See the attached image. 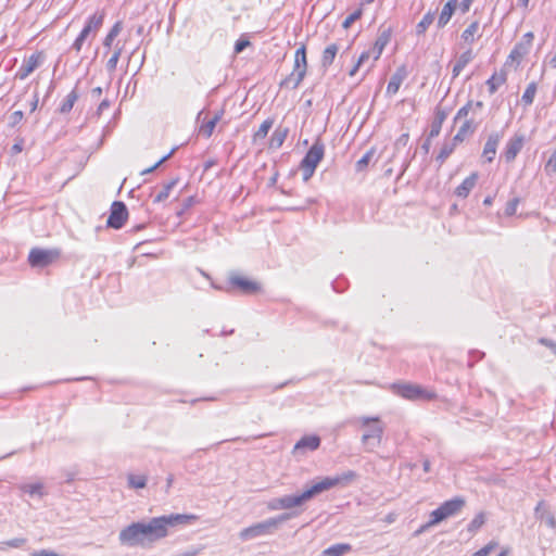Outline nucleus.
<instances>
[{"mask_svg":"<svg viewBox=\"0 0 556 556\" xmlns=\"http://www.w3.org/2000/svg\"><path fill=\"white\" fill-rule=\"evenodd\" d=\"M536 91H538L536 83L532 81L527 86V88L521 97V101L525 106H530L533 103Z\"/></svg>","mask_w":556,"mask_h":556,"instance_id":"obj_38","label":"nucleus"},{"mask_svg":"<svg viewBox=\"0 0 556 556\" xmlns=\"http://www.w3.org/2000/svg\"><path fill=\"white\" fill-rule=\"evenodd\" d=\"M128 217V211L123 202L115 201L111 206L110 216L108 218V226L114 229H119L124 226Z\"/></svg>","mask_w":556,"mask_h":556,"instance_id":"obj_11","label":"nucleus"},{"mask_svg":"<svg viewBox=\"0 0 556 556\" xmlns=\"http://www.w3.org/2000/svg\"><path fill=\"white\" fill-rule=\"evenodd\" d=\"M429 525H430V520H429L427 523L422 525V526H421V527H420V528L415 532V535H419V534L424 533L427 529H429V528H432V527H433V526H429Z\"/></svg>","mask_w":556,"mask_h":556,"instance_id":"obj_64","label":"nucleus"},{"mask_svg":"<svg viewBox=\"0 0 556 556\" xmlns=\"http://www.w3.org/2000/svg\"><path fill=\"white\" fill-rule=\"evenodd\" d=\"M83 45H84V42L83 41H78V39L76 38L75 41L72 45V49L75 50L76 52H79L81 50V48H83Z\"/></svg>","mask_w":556,"mask_h":556,"instance_id":"obj_63","label":"nucleus"},{"mask_svg":"<svg viewBox=\"0 0 556 556\" xmlns=\"http://www.w3.org/2000/svg\"><path fill=\"white\" fill-rule=\"evenodd\" d=\"M475 0H462V2H458V7L463 13H467Z\"/></svg>","mask_w":556,"mask_h":556,"instance_id":"obj_59","label":"nucleus"},{"mask_svg":"<svg viewBox=\"0 0 556 556\" xmlns=\"http://www.w3.org/2000/svg\"><path fill=\"white\" fill-rule=\"evenodd\" d=\"M318 495L315 483L299 494L285 495L281 497L273 498L268 502L267 507L270 510L291 509L301 506L314 496Z\"/></svg>","mask_w":556,"mask_h":556,"instance_id":"obj_5","label":"nucleus"},{"mask_svg":"<svg viewBox=\"0 0 556 556\" xmlns=\"http://www.w3.org/2000/svg\"><path fill=\"white\" fill-rule=\"evenodd\" d=\"M465 506V500L463 497H454L441 504L437 509L430 514V525L437 526L441 521L455 516Z\"/></svg>","mask_w":556,"mask_h":556,"instance_id":"obj_8","label":"nucleus"},{"mask_svg":"<svg viewBox=\"0 0 556 556\" xmlns=\"http://www.w3.org/2000/svg\"><path fill=\"white\" fill-rule=\"evenodd\" d=\"M223 115H224V111L220 110V111L216 112L211 119L205 121V118H203L202 124L199 129V134L205 138H210L214 131L216 124L220 121Z\"/></svg>","mask_w":556,"mask_h":556,"instance_id":"obj_23","label":"nucleus"},{"mask_svg":"<svg viewBox=\"0 0 556 556\" xmlns=\"http://www.w3.org/2000/svg\"><path fill=\"white\" fill-rule=\"evenodd\" d=\"M518 204H519L518 198H514L510 201H508L506 204V207H505V214L507 216H513L517 211Z\"/></svg>","mask_w":556,"mask_h":556,"instance_id":"obj_51","label":"nucleus"},{"mask_svg":"<svg viewBox=\"0 0 556 556\" xmlns=\"http://www.w3.org/2000/svg\"><path fill=\"white\" fill-rule=\"evenodd\" d=\"M544 169H545L547 175H553V174L556 173V148L553 151V153L549 156V159L547 160V162H546V164L544 166Z\"/></svg>","mask_w":556,"mask_h":556,"instance_id":"obj_47","label":"nucleus"},{"mask_svg":"<svg viewBox=\"0 0 556 556\" xmlns=\"http://www.w3.org/2000/svg\"><path fill=\"white\" fill-rule=\"evenodd\" d=\"M58 252L51 250L33 249L28 255V262L33 267H45L58 257Z\"/></svg>","mask_w":556,"mask_h":556,"instance_id":"obj_12","label":"nucleus"},{"mask_svg":"<svg viewBox=\"0 0 556 556\" xmlns=\"http://www.w3.org/2000/svg\"><path fill=\"white\" fill-rule=\"evenodd\" d=\"M325 144L317 138L313 146L309 148L303 160L301 161L300 167L303 172V180L307 181L314 175L317 165L324 159Z\"/></svg>","mask_w":556,"mask_h":556,"instance_id":"obj_6","label":"nucleus"},{"mask_svg":"<svg viewBox=\"0 0 556 556\" xmlns=\"http://www.w3.org/2000/svg\"><path fill=\"white\" fill-rule=\"evenodd\" d=\"M529 49L527 48V43L518 42L514 49L509 53V59L511 61L520 62L525 55L529 53Z\"/></svg>","mask_w":556,"mask_h":556,"instance_id":"obj_39","label":"nucleus"},{"mask_svg":"<svg viewBox=\"0 0 556 556\" xmlns=\"http://www.w3.org/2000/svg\"><path fill=\"white\" fill-rule=\"evenodd\" d=\"M320 445V438L318 435H304L294 445V452L298 451H315Z\"/></svg>","mask_w":556,"mask_h":556,"instance_id":"obj_24","label":"nucleus"},{"mask_svg":"<svg viewBox=\"0 0 556 556\" xmlns=\"http://www.w3.org/2000/svg\"><path fill=\"white\" fill-rule=\"evenodd\" d=\"M26 540L23 539V538H16V539H13V540H10L8 542H5V544L10 547H14V548H17V547H21L25 544Z\"/></svg>","mask_w":556,"mask_h":556,"instance_id":"obj_58","label":"nucleus"},{"mask_svg":"<svg viewBox=\"0 0 556 556\" xmlns=\"http://www.w3.org/2000/svg\"><path fill=\"white\" fill-rule=\"evenodd\" d=\"M404 78H405V72L403 70L396 71L391 76V78L388 83L387 94L390 97L394 96L399 91Z\"/></svg>","mask_w":556,"mask_h":556,"instance_id":"obj_26","label":"nucleus"},{"mask_svg":"<svg viewBox=\"0 0 556 556\" xmlns=\"http://www.w3.org/2000/svg\"><path fill=\"white\" fill-rule=\"evenodd\" d=\"M362 15V10H356L350 14L343 22L342 26L349 28L354 22H356Z\"/></svg>","mask_w":556,"mask_h":556,"instance_id":"obj_53","label":"nucleus"},{"mask_svg":"<svg viewBox=\"0 0 556 556\" xmlns=\"http://www.w3.org/2000/svg\"><path fill=\"white\" fill-rule=\"evenodd\" d=\"M21 491L29 494L30 496H39L42 497L46 492L43 489V484L40 482L37 483H25L20 486Z\"/></svg>","mask_w":556,"mask_h":556,"instance_id":"obj_32","label":"nucleus"},{"mask_svg":"<svg viewBox=\"0 0 556 556\" xmlns=\"http://www.w3.org/2000/svg\"><path fill=\"white\" fill-rule=\"evenodd\" d=\"M230 283L239 288L243 293L252 294L260 290V285L241 276H231Z\"/></svg>","mask_w":556,"mask_h":556,"instance_id":"obj_19","label":"nucleus"},{"mask_svg":"<svg viewBox=\"0 0 556 556\" xmlns=\"http://www.w3.org/2000/svg\"><path fill=\"white\" fill-rule=\"evenodd\" d=\"M251 45L250 40L244 38V37H241L239 38L237 41H236V45H235V52L236 53H241L245 48H248L249 46Z\"/></svg>","mask_w":556,"mask_h":556,"instance_id":"obj_54","label":"nucleus"},{"mask_svg":"<svg viewBox=\"0 0 556 556\" xmlns=\"http://www.w3.org/2000/svg\"><path fill=\"white\" fill-rule=\"evenodd\" d=\"M390 390L395 394L408 401H431L437 397L432 390L422 388L416 383L397 382L390 386Z\"/></svg>","mask_w":556,"mask_h":556,"instance_id":"obj_4","label":"nucleus"},{"mask_svg":"<svg viewBox=\"0 0 556 556\" xmlns=\"http://www.w3.org/2000/svg\"><path fill=\"white\" fill-rule=\"evenodd\" d=\"M25 140L22 137H16L13 146L11 147V154L16 155L21 153L24 149Z\"/></svg>","mask_w":556,"mask_h":556,"instance_id":"obj_52","label":"nucleus"},{"mask_svg":"<svg viewBox=\"0 0 556 556\" xmlns=\"http://www.w3.org/2000/svg\"><path fill=\"white\" fill-rule=\"evenodd\" d=\"M533 38H534V36L532 33H527L523 35L522 41H520V42L527 43V48L530 50V48L532 46Z\"/></svg>","mask_w":556,"mask_h":556,"instance_id":"obj_60","label":"nucleus"},{"mask_svg":"<svg viewBox=\"0 0 556 556\" xmlns=\"http://www.w3.org/2000/svg\"><path fill=\"white\" fill-rule=\"evenodd\" d=\"M539 342L541 344H543L544 346L548 348L553 352V354L556 356V342H554L549 339H545V338L540 339Z\"/></svg>","mask_w":556,"mask_h":556,"instance_id":"obj_57","label":"nucleus"},{"mask_svg":"<svg viewBox=\"0 0 556 556\" xmlns=\"http://www.w3.org/2000/svg\"><path fill=\"white\" fill-rule=\"evenodd\" d=\"M128 483L134 489H142L147 484V478L143 476L129 475Z\"/></svg>","mask_w":556,"mask_h":556,"instance_id":"obj_45","label":"nucleus"},{"mask_svg":"<svg viewBox=\"0 0 556 556\" xmlns=\"http://www.w3.org/2000/svg\"><path fill=\"white\" fill-rule=\"evenodd\" d=\"M38 101H39L38 93H35L34 97H33V100L30 102V112H34V111L37 110Z\"/></svg>","mask_w":556,"mask_h":556,"instance_id":"obj_61","label":"nucleus"},{"mask_svg":"<svg viewBox=\"0 0 556 556\" xmlns=\"http://www.w3.org/2000/svg\"><path fill=\"white\" fill-rule=\"evenodd\" d=\"M497 547V542L491 541L484 547L477 551L472 556H489Z\"/></svg>","mask_w":556,"mask_h":556,"instance_id":"obj_49","label":"nucleus"},{"mask_svg":"<svg viewBox=\"0 0 556 556\" xmlns=\"http://www.w3.org/2000/svg\"><path fill=\"white\" fill-rule=\"evenodd\" d=\"M457 7H458V0H448L443 5V8L439 14L438 21H437L438 28H443L448 24L452 16L454 15Z\"/></svg>","mask_w":556,"mask_h":556,"instance_id":"obj_17","label":"nucleus"},{"mask_svg":"<svg viewBox=\"0 0 556 556\" xmlns=\"http://www.w3.org/2000/svg\"><path fill=\"white\" fill-rule=\"evenodd\" d=\"M374 156V151L370 150L366 152L357 162H356V170H364Z\"/></svg>","mask_w":556,"mask_h":556,"instance_id":"obj_46","label":"nucleus"},{"mask_svg":"<svg viewBox=\"0 0 556 556\" xmlns=\"http://www.w3.org/2000/svg\"><path fill=\"white\" fill-rule=\"evenodd\" d=\"M352 551V546L348 543H339L326 548L321 556H342Z\"/></svg>","mask_w":556,"mask_h":556,"instance_id":"obj_31","label":"nucleus"},{"mask_svg":"<svg viewBox=\"0 0 556 556\" xmlns=\"http://www.w3.org/2000/svg\"><path fill=\"white\" fill-rule=\"evenodd\" d=\"M357 478V473L353 470H346L333 477H325L320 481L314 482L318 494L328 491L334 486H346Z\"/></svg>","mask_w":556,"mask_h":556,"instance_id":"obj_10","label":"nucleus"},{"mask_svg":"<svg viewBox=\"0 0 556 556\" xmlns=\"http://www.w3.org/2000/svg\"><path fill=\"white\" fill-rule=\"evenodd\" d=\"M355 421L364 429L362 443L366 451L372 452L380 445L384 432L380 418L362 416L357 417Z\"/></svg>","mask_w":556,"mask_h":556,"instance_id":"obj_2","label":"nucleus"},{"mask_svg":"<svg viewBox=\"0 0 556 556\" xmlns=\"http://www.w3.org/2000/svg\"><path fill=\"white\" fill-rule=\"evenodd\" d=\"M446 116H447V114L444 111L437 110L435 118L431 125L430 137L433 138L440 134L442 124L445 121Z\"/></svg>","mask_w":556,"mask_h":556,"instance_id":"obj_36","label":"nucleus"},{"mask_svg":"<svg viewBox=\"0 0 556 556\" xmlns=\"http://www.w3.org/2000/svg\"><path fill=\"white\" fill-rule=\"evenodd\" d=\"M483 109V102L482 101H471L469 100L464 106H462L455 117L454 122L456 123L459 119H469L468 116L471 113L472 115L479 113Z\"/></svg>","mask_w":556,"mask_h":556,"instance_id":"obj_20","label":"nucleus"},{"mask_svg":"<svg viewBox=\"0 0 556 556\" xmlns=\"http://www.w3.org/2000/svg\"><path fill=\"white\" fill-rule=\"evenodd\" d=\"M78 99V93L76 89H73L66 98L63 100L62 104L59 108L60 113L67 114L72 111L75 102Z\"/></svg>","mask_w":556,"mask_h":556,"instance_id":"obj_34","label":"nucleus"},{"mask_svg":"<svg viewBox=\"0 0 556 556\" xmlns=\"http://www.w3.org/2000/svg\"><path fill=\"white\" fill-rule=\"evenodd\" d=\"M390 40H391V29L390 28L382 29L379 33L374 46L369 49L372 53L374 61H377L381 56L386 46L389 43Z\"/></svg>","mask_w":556,"mask_h":556,"instance_id":"obj_15","label":"nucleus"},{"mask_svg":"<svg viewBox=\"0 0 556 556\" xmlns=\"http://www.w3.org/2000/svg\"><path fill=\"white\" fill-rule=\"evenodd\" d=\"M338 50H339V48L336 43H331L326 47V49L323 52V58H321V65L324 67H328L332 64V62L338 53Z\"/></svg>","mask_w":556,"mask_h":556,"instance_id":"obj_33","label":"nucleus"},{"mask_svg":"<svg viewBox=\"0 0 556 556\" xmlns=\"http://www.w3.org/2000/svg\"><path fill=\"white\" fill-rule=\"evenodd\" d=\"M174 153V150H172L167 155L163 156L159 162H156L153 166L142 170V175L152 173L154 169H156L162 163H164L166 160H168Z\"/></svg>","mask_w":556,"mask_h":556,"instance_id":"obj_55","label":"nucleus"},{"mask_svg":"<svg viewBox=\"0 0 556 556\" xmlns=\"http://www.w3.org/2000/svg\"><path fill=\"white\" fill-rule=\"evenodd\" d=\"M525 144V136L515 134L507 142L503 152L506 162H513Z\"/></svg>","mask_w":556,"mask_h":556,"instance_id":"obj_14","label":"nucleus"},{"mask_svg":"<svg viewBox=\"0 0 556 556\" xmlns=\"http://www.w3.org/2000/svg\"><path fill=\"white\" fill-rule=\"evenodd\" d=\"M118 541L121 545L127 547L147 546L143 538V531L141 529V522H132L122 529L118 534Z\"/></svg>","mask_w":556,"mask_h":556,"instance_id":"obj_9","label":"nucleus"},{"mask_svg":"<svg viewBox=\"0 0 556 556\" xmlns=\"http://www.w3.org/2000/svg\"><path fill=\"white\" fill-rule=\"evenodd\" d=\"M534 511L536 518L544 521L549 528L554 529L556 527L555 516L548 510L544 502H539Z\"/></svg>","mask_w":556,"mask_h":556,"instance_id":"obj_22","label":"nucleus"},{"mask_svg":"<svg viewBox=\"0 0 556 556\" xmlns=\"http://www.w3.org/2000/svg\"><path fill=\"white\" fill-rule=\"evenodd\" d=\"M501 138L502 136L498 132L489 135L482 152V157H484L486 162L491 163L494 160Z\"/></svg>","mask_w":556,"mask_h":556,"instance_id":"obj_16","label":"nucleus"},{"mask_svg":"<svg viewBox=\"0 0 556 556\" xmlns=\"http://www.w3.org/2000/svg\"><path fill=\"white\" fill-rule=\"evenodd\" d=\"M177 179H172L166 182L163 188L159 191V193L154 197V202H163L165 201L172 191V189L176 186Z\"/></svg>","mask_w":556,"mask_h":556,"instance_id":"obj_42","label":"nucleus"},{"mask_svg":"<svg viewBox=\"0 0 556 556\" xmlns=\"http://www.w3.org/2000/svg\"><path fill=\"white\" fill-rule=\"evenodd\" d=\"M201 547H191L184 552L177 553L174 556H198L201 553Z\"/></svg>","mask_w":556,"mask_h":556,"instance_id":"obj_56","label":"nucleus"},{"mask_svg":"<svg viewBox=\"0 0 556 556\" xmlns=\"http://www.w3.org/2000/svg\"><path fill=\"white\" fill-rule=\"evenodd\" d=\"M90 34L85 28L81 29L80 34L77 36L78 41L85 42Z\"/></svg>","mask_w":556,"mask_h":556,"instance_id":"obj_62","label":"nucleus"},{"mask_svg":"<svg viewBox=\"0 0 556 556\" xmlns=\"http://www.w3.org/2000/svg\"><path fill=\"white\" fill-rule=\"evenodd\" d=\"M43 61L42 52H36L25 59L17 70L15 77L20 80L26 79Z\"/></svg>","mask_w":556,"mask_h":556,"instance_id":"obj_13","label":"nucleus"},{"mask_svg":"<svg viewBox=\"0 0 556 556\" xmlns=\"http://www.w3.org/2000/svg\"><path fill=\"white\" fill-rule=\"evenodd\" d=\"M288 135V129L277 128L270 137V147L280 148Z\"/></svg>","mask_w":556,"mask_h":556,"instance_id":"obj_40","label":"nucleus"},{"mask_svg":"<svg viewBox=\"0 0 556 556\" xmlns=\"http://www.w3.org/2000/svg\"><path fill=\"white\" fill-rule=\"evenodd\" d=\"M478 126L479 123L475 122L473 118L465 119L462 126L458 128L454 137V141H464L477 130Z\"/></svg>","mask_w":556,"mask_h":556,"instance_id":"obj_21","label":"nucleus"},{"mask_svg":"<svg viewBox=\"0 0 556 556\" xmlns=\"http://www.w3.org/2000/svg\"><path fill=\"white\" fill-rule=\"evenodd\" d=\"M24 118V113L22 111H15L9 116V127H16Z\"/></svg>","mask_w":556,"mask_h":556,"instance_id":"obj_50","label":"nucleus"},{"mask_svg":"<svg viewBox=\"0 0 556 556\" xmlns=\"http://www.w3.org/2000/svg\"><path fill=\"white\" fill-rule=\"evenodd\" d=\"M124 48H125V43L124 42H121V41H117L114 46V50H113V53L111 55V58L108 60L106 62V70L110 72V73H113L115 72L116 67H117V63H118V60L124 51Z\"/></svg>","mask_w":556,"mask_h":556,"instance_id":"obj_29","label":"nucleus"},{"mask_svg":"<svg viewBox=\"0 0 556 556\" xmlns=\"http://www.w3.org/2000/svg\"><path fill=\"white\" fill-rule=\"evenodd\" d=\"M104 20L103 13H94L87 20L84 28L88 30L89 34H96L102 26Z\"/></svg>","mask_w":556,"mask_h":556,"instance_id":"obj_30","label":"nucleus"},{"mask_svg":"<svg viewBox=\"0 0 556 556\" xmlns=\"http://www.w3.org/2000/svg\"><path fill=\"white\" fill-rule=\"evenodd\" d=\"M434 20H435V12L428 11L422 16V18L417 23V25L415 27L416 36H418V37L424 36L426 34V31L428 30V28L430 27V25H432Z\"/></svg>","mask_w":556,"mask_h":556,"instance_id":"obj_27","label":"nucleus"},{"mask_svg":"<svg viewBox=\"0 0 556 556\" xmlns=\"http://www.w3.org/2000/svg\"><path fill=\"white\" fill-rule=\"evenodd\" d=\"M507 80V75L504 71L495 72L488 80L486 86L491 94L495 93L497 89Z\"/></svg>","mask_w":556,"mask_h":556,"instance_id":"obj_28","label":"nucleus"},{"mask_svg":"<svg viewBox=\"0 0 556 556\" xmlns=\"http://www.w3.org/2000/svg\"><path fill=\"white\" fill-rule=\"evenodd\" d=\"M479 175L477 172L471 173L464 181L455 189L456 197L466 199L471 190L476 187Z\"/></svg>","mask_w":556,"mask_h":556,"instance_id":"obj_18","label":"nucleus"},{"mask_svg":"<svg viewBox=\"0 0 556 556\" xmlns=\"http://www.w3.org/2000/svg\"><path fill=\"white\" fill-rule=\"evenodd\" d=\"M273 127L271 119H265L258 129L253 135V141L256 143L258 140H263L267 135L270 128Z\"/></svg>","mask_w":556,"mask_h":556,"instance_id":"obj_41","label":"nucleus"},{"mask_svg":"<svg viewBox=\"0 0 556 556\" xmlns=\"http://www.w3.org/2000/svg\"><path fill=\"white\" fill-rule=\"evenodd\" d=\"M290 518L291 514H282L277 517L268 518L264 521L242 529L239 533V536L242 541H249L260 536L273 534L282 522L289 520Z\"/></svg>","mask_w":556,"mask_h":556,"instance_id":"obj_3","label":"nucleus"},{"mask_svg":"<svg viewBox=\"0 0 556 556\" xmlns=\"http://www.w3.org/2000/svg\"><path fill=\"white\" fill-rule=\"evenodd\" d=\"M197 520L198 516L192 514H170L140 521L146 545L166 538L170 528L191 525Z\"/></svg>","mask_w":556,"mask_h":556,"instance_id":"obj_1","label":"nucleus"},{"mask_svg":"<svg viewBox=\"0 0 556 556\" xmlns=\"http://www.w3.org/2000/svg\"><path fill=\"white\" fill-rule=\"evenodd\" d=\"M306 49L304 45H301L294 54L293 70L291 74L282 80L281 86L290 87L292 89L298 88L306 75Z\"/></svg>","mask_w":556,"mask_h":556,"instance_id":"obj_7","label":"nucleus"},{"mask_svg":"<svg viewBox=\"0 0 556 556\" xmlns=\"http://www.w3.org/2000/svg\"><path fill=\"white\" fill-rule=\"evenodd\" d=\"M485 519L486 518L484 513L477 514L467 526L468 532L476 533L484 525Z\"/></svg>","mask_w":556,"mask_h":556,"instance_id":"obj_43","label":"nucleus"},{"mask_svg":"<svg viewBox=\"0 0 556 556\" xmlns=\"http://www.w3.org/2000/svg\"><path fill=\"white\" fill-rule=\"evenodd\" d=\"M480 28L479 22L475 21L470 23L467 28L462 34V39L471 45L476 40V35L478 34Z\"/></svg>","mask_w":556,"mask_h":556,"instance_id":"obj_35","label":"nucleus"},{"mask_svg":"<svg viewBox=\"0 0 556 556\" xmlns=\"http://www.w3.org/2000/svg\"><path fill=\"white\" fill-rule=\"evenodd\" d=\"M454 151V146L453 144H444L439 154H438V157L437 160L440 162V163H443Z\"/></svg>","mask_w":556,"mask_h":556,"instance_id":"obj_48","label":"nucleus"},{"mask_svg":"<svg viewBox=\"0 0 556 556\" xmlns=\"http://www.w3.org/2000/svg\"><path fill=\"white\" fill-rule=\"evenodd\" d=\"M369 58H372V53H371V51H370V50L364 51V52L359 55V58H358V60H357L356 64H355V65L351 68V71L349 72V75H350V76H354V75L357 73L358 68H359V67H361V66H362L366 61H368V60H369Z\"/></svg>","mask_w":556,"mask_h":556,"instance_id":"obj_44","label":"nucleus"},{"mask_svg":"<svg viewBox=\"0 0 556 556\" xmlns=\"http://www.w3.org/2000/svg\"><path fill=\"white\" fill-rule=\"evenodd\" d=\"M473 60V53L471 49H468L467 51L463 52L456 60L452 74L453 78H456L459 76L462 71Z\"/></svg>","mask_w":556,"mask_h":556,"instance_id":"obj_25","label":"nucleus"},{"mask_svg":"<svg viewBox=\"0 0 556 556\" xmlns=\"http://www.w3.org/2000/svg\"><path fill=\"white\" fill-rule=\"evenodd\" d=\"M123 29V23L121 21H117L110 31L108 33L106 37L103 40V46L106 48H111L115 38L121 34Z\"/></svg>","mask_w":556,"mask_h":556,"instance_id":"obj_37","label":"nucleus"}]
</instances>
